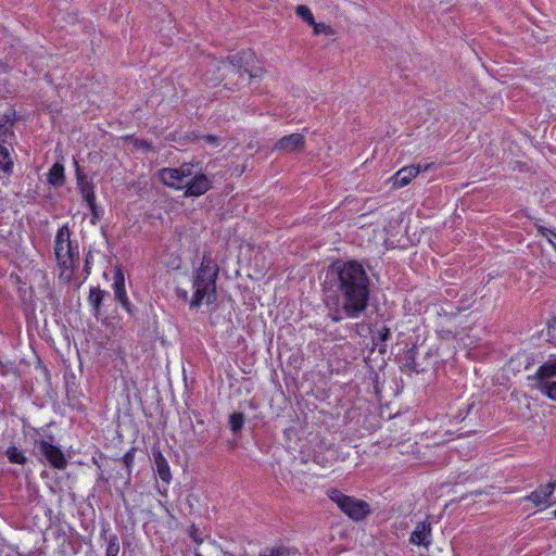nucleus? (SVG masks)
I'll list each match as a JSON object with an SVG mask.
<instances>
[{
	"mask_svg": "<svg viewBox=\"0 0 556 556\" xmlns=\"http://www.w3.org/2000/svg\"><path fill=\"white\" fill-rule=\"evenodd\" d=\"M64 167L61 163H55L49 170L48 181L55 187H60L64 184Z\"/></svg>",
	"mask_w": 556,
	"mask_h": 556,
	"instance_id": "19",
	"label": "nucleus"
},
{
	"mask_svg": "<svg viewBox=\"0 0 556 556\" xmlns=\"http://www.w3.org/2000/svg\"><path fill=\"white\" fill-rule=\"evenodd\" d=\"M113 286L116 300L119 301L125 308H128L129 302L125 289V278L119 268L115 271Z\"/></svg>",
	"mask_w": 556,
	"mask_h": 556,
	"instance_id": "15",
	"label": "nucleus"
},
{
	"mask_svg": "<svg viewBox=\"0 0 556 556\" xmlns=\"http://www.w3.org/2000/svg\"><path fill=\"white\" fill-rule=\"evenodd\" d=\"M419 172L420 167L414 165L401 168L392 177L393 187L402 188L408 185L412 181V179L419 174Z\"/></svg>",
	"mask_w": 556,
	"mask_h": 556,
	"instance_id": "11",
	"label": "nucleus"
},
{
	"mask_svg": "<svg viewBox=\"0 0 556 556\" xmlns=\"http://www.w3.org/2000/svg\"><path fill=\"white\" fill-rule=\"evenodd\" d=\"M157 176L164 185L174 189H184L186 179L191 177V169L188 165L179 168H163L159 170Z\"/></svg>",
	"mask_w": 556,
	"mask_h": 556,
	"instance_id": "5",
	"label": "nucleus"
},
{
	"mask_svg": "<svg viewBox=\"0 0 556 556\" xmlns=\"http://www.w3.org/2000/svg\"><path fill=\"white\" fill-rule=\"evenodd\" d=\"M532 389L541 392L543 395L547 396L548 399L556 401V381L555 380H548L539 383L532 384Z\"/></svg>",
	"mask_w": 556,
	"mask_h": 556,
	"instance_id": "18",
	"label": "nucleus"
},
{
	"mask_svg": "<svg viewBox=\"0 0 556 556\" xmlns=\"http://www.w3.org/2000/svg\"><path fill=\"white\" fill-rule=\"evenodd\" d=\"M103 296L104 291L100 290L99 288H93L90 290L88 300L96 311L99 309Z\"/></svg>",
	"mask_w": 556,
	"mask_h": 556,
	"instance_id": "23",
	"label": "nucleus"
},
{
	"mask_svg": "<svg viewBox=\"0 0 556 556\" xmlns=\"http://www.w3.org/2000/svg\"><path fill=\"white\" fill-rule=\"evenodd\" d=\"M217 274V265L208 258H203L193 281L194 295L190 302L191 307H197L203 302L211 303L215 300Z\"/></svg>",
	"mask_w": 556,
	"mask_h": 556,
	"instance_id": "2",
	"label": "nucleus"
},
{
	"mask_svg": "<svg viewBox=\"0 0 556 556\" xmlns=\"http://www.w3.org/2000/svg\"><path fill=\"white\" fill-rule=\"evenodd\" d=\"M54 253L61 269L60 279L70 282L74 277V268L78 262V252L72 247L67 226H63L58 230Z\"/></svg>",
	"mask_w": 556,
	"mask_h": 556,
	"instance_id": "3",
	"label": "nucleus"
},
{
	"mask_svg": "<svg viewBox=\"0 0 556 556\" xmlns=\"http://www.w3.org/2000/svg\"><path fill=\"white\" fill-rule=\"evenodd\" d=\"M245 73L249 75L251 81L261 79L265 74L263 62L254 52H251L248 60H245Z\"/></svg>",
	"mask_w": 556,
	"mask_h": 556,
	"instance_id": "12",
	"label": "nucleus"
},
{
	"mask_svg": "<svg viewBox=\"0 0 556 556\" xmlns=\"http://www.w3.org/2000/svg\"><path fill=\"white\" fill-rule=\"evenodd\" d=\"M554 377H556V357L541 365L534 375L528 377V380L531 381L532 384H535L539 383V381L544 382L552 380Z\"/></svg>",
	"mask_w": 556,
	"mask_h": 556,
	"instance_id": "10",
	"label": "nucleus"
},
{
	"mask_svg": "<svg viewBox=\"0 0 556 556\" xmlns=\"http://www.w3.org/2000/svg\"><path fill=\"white\" fill-rule=\"evenodd\" d=\"M0 166L5 172H10L13 166L9 150L2 146H0Z\"/></svg>",
	"mask_w": 556,
	"mask_h": 556,
	"instance_id": "21",
	"label": "nucleus"
},
{
	"mask_svg": "<svg viewBox=\"0 0 556 556\" xmlns=\"http://www.w3.org/2000/svg\"><path fill=\"white\" fill-rule=\"evenodd\" d=\"M8 458L11 463L14 464H24L26 462V457L23 453L15 446H11L7 451Z\"/></svg>",
	"mask_w": 556,
	"mask_h": 556,
	"instance_id": "22",
	"label": "nucleus"
},
{
	"mask_svg": "<svg viewBox=\"0 0 556 556\" xmlns=\"http://www.w3.org/2000/svg\"><path fill=\"white\" fill-rule=\"evenodd\" d=\"M211 188V182L205 175H195L186 179L185 195L199 197L204 194Z\"/></svg>",
	"mask_w": 556,
	"mask_h": 556,
	"instance_id": "8",
	"label": "nucleus"
},
{
	"mask_svg": "<svg viewBox=\"0 0 556 556\" xmlns=\"http://www.w3.org/2000/svg\"><path fill=\"white\" fill-rule=\"evenodd\" d=\"M329 498L351 519L359 521L365 519L371 511L367 502L348 496L338 490L329 491Z\"/></svg>",
	"mask_w": 556,
	"mask_h": 556,
	"instance_id": "4",
	"label": "nucleus"
},
{
	"mask_svg": "<svg viewBox=\"0 0 556 556\" xmlns=\"http://www.w3.org/2000/svg\"><path fill=\"white\" fill-rule=\"evenodd\" d=\"M539 231L544 236L549 243L556 249V233L548 228L540 227Z\"/></svg>",
	"mask_w": 556,
	"mask_h": 556,
	"instance_id": "28",
	"label": "nucleus"
},
{
	"mask_svg": "<svg viewBox=\"0 0 556 556\" xmlns=\"http://www.w3.org/2000/svg\"><path fill=\"white\" fill-rule=\"evenodd\" d=\"M556 488L555 482H549L544 486L539 488L534 492H532L527 500L531 501L535 506L544 505L547 503L548 498L553 494Z\"/></svg>",
	"mask_w": 556,
	"mask_h": 556,
	"instance_id": "14",
	"label": "nucleus"
},
{
	"mask_svg": "<svg viewBox=\"0 0 556 556\" xmlns=\"http://www.w3.org/2000/svg\"><path fill=\"white\" fill-rule=\"evenodd\" d=\"M305 137L302 134H291L283 136L273 147V151L281 154L300 153L305 148Z\"/></svg>",
	"mask_w": 556,
	"mask_h": 556,
	"instance_id": "6",
	"label": "nucleus"
},
{
	"mask_svg": "<svg viewBox=\"0 0 556 556\" xmlns=\"http://www.w3.org/2000/svg\"><path fill=\"white\" fill-rule=\"evenodd\" d=\"M250 149H254V151H257V148H255L254 146L250 144L249 146Z\"/></svg>",
	"mask_w": 556,
	"mask_h": 556,
	"instance_id": "35",
	"label": "nucleus"
},
{
	"mask_svg": "<svg viewBox=\"0 0 556 556\" xmlns=\"http://www.w3.org/2000/svg\"><path fill=\"white\" fill-rule=\"evenodd\" d=\"M136 147L137 148H142V149H150V144L146 141H141V142H136Z\"/></svg>",
	"mask_w": 556,
	"mask_h": 556,
	"instance_id": "33",
	"label": "nucleus"
},
{
	"mask_svg": "<svg viewBox=\"0 0 556 556\" xmlns=\"http://www.w3.org/2000/svg\"><path fill=\"white\" fill-rule=\"evenodd\" d=\"M243 417L240 413H233L230 417V426L232 431H238L241 428Z\"/></svg>",
	"mask_w": 556,
	"mask_h": 556,
	"instance_id": "27",
	"label": "nucleus"
},
{
	"mask_svg": "<svg viewBox=\"0 0 556 556\" xmlns=\"http://www.w3.org/2000/svg\"><path fill=\"white\" fill-rule=\"evenodd\" d=\"M153 457L159 477L162 481L168 483L172 480V472L166 458L160 451H154Z\"/></svg>",
	"mask_w": 556,
	"mask_h": 556,
	"instance_id": "16",
	"label": "nucleus"
},
{
	"mask_svg": "<svg viewBox=\"0 0 556 556\" xmlns=\"http://www.w3.org/2000/svg\"><path fill=\"white\" fill-rule=\"evenodd\" d=\"M76 165V177H77V184L79 191L85 199V201L88 203L91 211H94L96 208V197L93 192V185L86 179V177L83 175L78 163L75 162Z\"/></svg>",
	"mask_w": 556,
	"mask_h": 556,
	"instance_id": "9",
	"label": "nucleus"
},
{
	"mask_svg": "<svg viewBox=\"0 0 556 556\" xmlns=\"http://www.w3.org/2000/svg\"><path fill=\"white\" fill-rule=\"evenodd\" d=\"M340 319H342V316H334V317H333V320H336V321H338V320H340Z\"/></svg>",
	"mask_w": 556,
	"mask_h": 556,
	"instance_id": "34",
	"label": "nucleus"
},
{
	"mask_svg": "<svg viewBox=\"0 0 556 556\" xmlns=\"http://www.w3.org/2000/svg\"><path fill=\"white\" fill-rule=\"evenodd\" d=\"M379 339L382 342H386L390 338V329L387 327H383L379 330Z\"/></svg>",
	"mask_w": 556,
	"mask_h": 556,
	"instance_id": "31",
	"label": "nucleus"
},
{
	"mask_svg": "<svg viewBox=\"0 0 556 556\" xmlns=\"http://www.w3.org/2000/svg\"><path fill=\"white\" fill-rule=\"evenodd\" d=\"M314 28V34L315 35H318L320 33H325L326 29L328 28V26L324 23H316L315 24H311Z\"/></svg>",
	"mask_w": 556,
	"mask_h": 556,
	"instance_id": "30",
	"label": "nucleus"
},
{
	"mask_svg": "<svg viewBox=\"0 0 556 556\" xmlns=\"http://www.w3.org/2000/svg\"><path fill=\"white\" fill-rule=\"evenodd\" d=\"M296 549L292 547H288L285 545H275L270 547H265L260 556H291L295 555Z\"/></svg>",
	"mask_w": 556,
	"mask_h": 556,
	"instance_id": "17",
	"label": "nucleus"
},
{
	"mask_svg": "<svg viewBox=\"0 0 556 556\" xmlns=\"http://www.w3.org/2000/svg\"><path fill=\"white\" fill-rule=\"evenodd\" d=\"M431 533V525L428 521H421L417 523L415 530L412 532L409 541L416 545H425L428 546L430 544L427 541L428 536Z\"/></svg>",
	"mask_w": 556,
	"mask_h": 556,
	"instance_id": "13",
	"label": "nucleus"
},
{
	"mask_svg": "<svg viewBox=\"0 0 556 556\" xmlns=\"http://www.w3.org/2000/svg\"><path fill=\"white\" fill-rule=\"evenodd\" d=\"M38 448L52 467L56 469H64L66 467L67 460L59 447L41 440L38 442Z\"/></svg>",
	"mask_w": 556,
	"mask_h": 556,
	"instance_id": "7",
	"label": "nucleus"
},
{
	"mask_svg": "<svg viewBox=\"0 0 556 556\" xmlns=\"http://www.w3.org/2000/svg\"><path fill=\"white\" fill-rule=\"evenodd\" d=\"M204 140L208 143H216L217 142V138L212 136V135H208V136H205L204 137Z\"/></svg>",
	"mask_w": 556,
	"mask_h": 556,
	"instance_id": "32",
	"label": "nucleus"
},
{
	"mask_svg": "<svg viewBox=\"0 0 556 556\" xmlns=\"http://www.w3.org/2000/svg\"><path fill=\"white\" fill-rule=\"evenodd\" d=\"M195 556H200L199 554H197Z\"/></svg>",
	"mask_w": 556,
	"mask_h": 556,
	"instance_id": "37",
	"label": "nucleus"
},
{
	"mask_svg": "<svg viewBox=\"0 0 556 556\" xmlns=\"http://www.w3.org/2000/svg\"><path fill=\"white\" fill-rule=\"evenodd\" d=\"M119 543L116 535H112L106 546L105 556H118Z\"/></svg>",
	"mask_w": 556,
	"mask_h": 556,
	"instance_id": "25",
	"label": "nucleus"
},
{
	"mask_svg": "<svg viewBox=\"0 0 556 556\" xmlns=\"http://www.w3.org/2000/svg\"><path fill=\"white\" fill-rule=\"evenodd\" d=\"M186 501L189 506L190 513H192L194 510L195 506L199 505L200 497L197 494L191 493L187 496Z\"/></svg>",
	"mask_w": 556,
	"mask_h": 556,
	"instance_id": "29",
	"label": "nucleus"
},
{
	"mask_svg": "<svg viewBox=\"0 0 556 556\" xmlns=\"http://www.w3.org/2000/svg\"><path fill=\"white\" fill-rule=\"evenodd\" d=\"M10 122V116L8 114H4L3 116H0V141H3V138L8 134V123Z\"/></svg>",
	"mask_w": 556,
	"mask_h": 556,
	"instance_id": "26",
	"label": "nucleus"
},
{
	"mask_svg": "<svg viewBox=\"0 0 556 556\" xmlns=\"http://www.w3.org/2000/svg\"><path fill=\"white\" fill-rule=\"evenodd\" d=\"M295 13L306 21L309 25L315 24V18L311 12V10L306 5H298L295 9Z\"/></svg>",
	"mask_w": 556,
	"mask_h": 556,
	"instance_id": "24",
	"label": "nucleus"
},
{
	"mask_svg": "<svg viewBox=\"0 0 556 556\" xmlns=\"http://www.w3.org/2000/svg\"><path fill=\"white\" fill-rule=\"evenodd\" d=\"M328 305L349 318H357L367 308L369 278L363 265L355 262H336L328 269L324 282Z\"/></svg>",
	"mask_w": 556,
	"mask_h": 556,
	"instance_id": "1",
	"label": "nucleus"
},
{
	"mask_svg": "<svg viewBox=\"0 0 556 556\" xmlns=\"http://www.w3.org/2000/svg\"><path fill=\"white\" fill-rule=\"evenodd\" d=\"M251 251L254 252V254H255V256H254L255 270L254 271L256 275H258V274L262 275L266 268L265 255H264L263 251H261L260 249L255 250L254 248H252Z\"/></svg>",
	"mask_w": 556,
	"mask_h": 556,
	"instance_id": "20",
	"label": "nucleus"
},
{
	"mask_svg": "<svg viewBox=\"0 0 556 556\" xmlns=\"http://www.w3.org/2000/svg\"><path fill=\"white\" fill-rule=\"evenodd\" d=\"M182 296H184L185 299L187 298V292H186V291H184V292H182Z\"/></svg>",
	"mask_w": 556,
	"mask_h": 556,
	"instance_id": "36",
	"label": "nucleus"
}]
</instances>
